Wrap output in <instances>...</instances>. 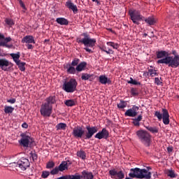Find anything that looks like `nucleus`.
Here are the masks:
<instances>
[{
  "label": "nucleus",
  "mask_w": 179,
  "mask_h": 179,
  "mask_svg": "<svg viewBox=\"0 0 179 179\" xmlns=\"http://www.w3.org/2000/svg\"><path fill=\"white\" fill-rule=\"evenodd\" d=\"M87 131L80 126H77L73 129L72 135L76 139H92L93 135L99 131L97 127L86 126Z\"/></svg>",
  "instance_id": "f257e3e1"
},
{
  "label": "nucleus",
  "mask_w": 179,
  "mask_h": 179,
  "mask_svg": "<svg viewBox=\"0 0 179 179\" xmlns=\"http://www.w3.org/2000/svg\"><path fill=\"white\" fill-rule=\"evenodd\" d=\"M76 43L83 44L85 45L83 50L90 54H92L93 52L90 48L95 47L96 41V38H91L89 34L84 32L76 38Z\"/></svg>",
  "instance_id": "f03ea898"
},
{
  "label": "nucleus",
  "mask_w": 179,
  "mask_h": 179,
  "mask_svg": "<svg viewBox=\"0 0 179 179\" xmlns=\"http://www.w3.org/2000/svg\"><path fill=\"white\" fill-rule=\"evenodd\" d=\"M172 55H174L166 57L164 59L157 60V64H165L169 68H178L179 66V55H177L176 50H172Z\"/></svg>",
  "instance_id": "7ed1b4c3"
},
{
  "label": "nucleus",
  "mask_w": 179,
  "mask_h": 179,
  "mask_svg": "<svg viewBox=\"0 0 179 179\" xmlns=\"http://www.w3.org/2000/svg\"><path fill=\"white\" fill-rule=\"evenodd\" d=\"M136 135L141 143L146 148L150 146V142H152V136L149 132L145 130H138L136 131Z\"/></svg>",
  "instance_id": "20e7f679"
},
{
  "label": "nucleus",
  "mask_w": 179,
  "mask_h": 179,
  "mask_svg": "<svg viewBox=\"0 0 179 179\" xmlns=\"http://www.w3.org/2000/svg\"><path fill=\"white\" fill-rule=\"evenodd\" d=\"M76 87H78V81L74 78H71L69 81H65L62 86V89L66 93H73L76 92Z\"/></svg>",
  "instance_id": "39448f33"
},
{
  "label": "nucleus",
  "mask_w": 179,
  "mask_h": 179,
  "mask_svg": "<svg viewBox=\"0 0 179 179\" xmlns=\"http://www.w3.org/2000/svg\"><path fill=\"white\" fill-rule=\"evenodd\" d=\"M129 15L130 16L131 20L133 22L134 24H140V22L145 20V17L141 15V10H129Z\"/></svg>",
  "instance_id": "423d86ee"
},
{
  "label": "nucleus",
  "mask_w": 179,
  "mask_h": 179,
  "mask_svg": "<svg viewBox=\"0 0 179 179\" xmlns=\"http://www.w3.org/2000/svg\"><path fill=\"white\" fill-rule=\"evenodd\" d=\"M155 116L159 120V121H163L164 125H169L170 124V115L169 110L165 108H162V113L160 111H155Z\"/></svg>",
  "instance_id": "0eeeda50"
},
{
  "label": "nucleus",
  "mask_w": 179,
  "mask_h": 179,
  "mask_svg": "<svg viewBox=\"0 0 179 179\" xmlns=\"http://www.w3.org/2000/svg\"><path fill=\"white\" fill-rule=\"evenodd\" d=\"M21 139L19 141L20 146L23 148H29L30 143H33V138L26 133L20 134Z\"/></svg>",
  "instance_id": "6e6552de"
},
{
  "label": "nucleus",
  "mask_w": 179,
  "mask_h": 179,
  "mask_svg": "<svg viewBox=\"0 0 179 179\" xmlns=\"http://www.w3.org/2000/svg\"><path fill=\"white\" fill-rule=\"evenodd\" d=\"M65 170H68V162L63 161L59 166H55L52 171H50V174L52 176H56V174H58L59 171L62 172L65 171Z\"/></svg>",
  "instance_id": "1a4fd4ad"
},
{
  "label": "nucleus",
  "mask_w": 179,
  "mask_h": 179,
  "mask_svg": "<svg viewBox=\"0 0 179 179\" xmlns=\"http://www.w3.org/2000/svg\"><path fill=\"white\" fill-rule=\"evenodd\" d=\"M40 113L43 117H51V114H52V106L43 103L41 106Z\"/></svg>",
  "instance_id": "9d476101"
},
{
  "label": "nucleus",
  "mask_w": 179,
  "mask_h": 179,
  "mask_svg": "<svg viewBox=\"0 0 179 179\" xmlns=\"http://www.w3.org/2000/svg\"><path fill=\"white\" fill-rule=\"evenodd\" d=\"M108 174L109 176H110L111 178H115V179L125 178V173L122 170L117 171V169H113L109 170Z\"/></svg>",
  "instance_id": "9b49d317"
},
{
  "label": "nucleus",
  "mask_w": 179,
  "mask_h": 179,
  "mask_svg": "<svg viewBox=\"0 0 179 179\" xmlns=\"http://www.w3.org/2000/svg\"><path fill=\"white\" fill-rule=\"evenodd\" d=\"M11 66H13V64H12V62H9L6 58L0 59V68L2 71L6 72L8 71V68H11Z\"/></svg>",
  "instance_id": "f8f14e48"
},
{
  "label": "nucleus",
  "mask_w": 179,
  "mask_h": 179,
  "mask_svg": "<svg viewBox=\"0 0 179 179\" xmlns=\"http://www.w3.org/2000/svg\"><path fill=\"white\" fill-rule=\"evenodd\" d=\"M17 164L18 167L22 170V171L27 170V167H30V162L26 158H22L17 162Z\"/></svg>",
  "instance_id": "ddd939ff"
},
{
  "label": "nucleus",
  "mask_w": 179,
  "mask_h": 179,
  "mask_svg": "<svg viewBox=\"0 0 179 179\" xmlns=\"http://www.w3.org/2000/svg\"><path fill=\"white\" fill-rule=\"evenodd\" d=\"M138 111H139V108L136 106H133L131 108L128 109L124 113L125 117H136L138 115Z\"/></svg>",
  "instance_id": "4468645a"
},
{
  "label": "nucleus",
  "mask_w": 179,
  "mask_h": 179,
  "mask_svg": "<svg viewBox=\"0 0 179 179\" xmlns=\"http://www.w3.org/2000/svg\"><path fill=\"white\" fill-rule=\"evenodd\" d=\"M110 133L108 131L107 129L103 128L94 136V138L96 139H108Z\"/></svg>",
  "instance_id": "2eb2a0df"
},
{
  "label": "nucleus",
  "mask_w": 179,
  "mask_h": 179,
  "mask_svg": "<svg viewBox=\"0 0 179 179\" xmlns=\"http://www.w3.org/2000/svg\"><path fill=\"white\" fill-rule=\"evenodd\" d=\"M65 6L68 8V9H70L71 10H73V13L74 14L78 13V6L75 5L72 1L69 0L66 2Z\"/></svg>",
  "instance_id": "dca6fc26"
},
{
  "label": "nucleus",
  "mask_w": 179,
  "mask_h": 179,
  "mask_svg": "<svg viewBox=\"0 0 179 179\" xmlns=\"http://www.w3.org/2000/svg\"><path fill=\"white\" fill-rule=\"evenodd\" d=\"M99 82L101 85H111V79L108 78L106 75H101L99 77Z\"/></svg>",
  "instance_id": "f3484780"
},
{
  "label": "nucleus",
  "mask_w": 179,
  "mask_h": 179,
  "mask_svg": "<svg viewBox=\"0 0 179 179\" xmlns=\"http://www.w3.org/2000/svg\"><path fill=\"white\" fill-rule=\"evenodd\" d=\"M81 179H94V176L92 172H89L86 170H84L81 172L80 175Z\"/></svg>",
  "instance_id": "a211bd4d"
},
{
  "label": "nucleus",
  "mask_w": 179,
  "mask_h": 179,
  "mask_svg": "<svg viewBox=\"0 0 179 179\" xmlns=\"http://www.w3.org/2000/svg\"><path fill=\"white\" fill-rule=\"evenodd\" d=\"M64 69H66L67 73H69L70 75H75V73H76V68L71 66V64L69 63L64 66Z\"/></svg>",
  "instance_id": "6ab92c4d"
},
{
  "label": "nucleus",
  "mask_w": 179,
  "mask_h": 179,
  "mask_svg": "<svg viewBox=\"0 0 179 179\" xmlns=\"http://www.w3.org/2000/svg\"><path fill=\"white\" fill-rule=\"evenodd\" d=\"M22 43L26 44H36V41H34V37L33 36H26L22 39Z\"/></svg>",
  "instance_id": "aec40b11"
},
{
  "label": "nucleus",
  "mask_w": 179,
  "mask_h": 179,
  "mask_svg": "<svg viewBox=\"0 0 179 179\" xmlns=\"http://www.w3.org/2000/svg\"><path fill=\"white\" fill-rule=\"evenodd\" d=\"M156 55L158 59H164V58L169 57V55H170V53H169V52L166 50H160L156 52Z\"/></svg>",
  "instance_id": "412c9836"
},
{
  "label": "nucleus",
  "mask_w": 179,
  "mask_h": 179,
  "mask_svg": "<svg viewBox=\"0 0 179 179\" xmlns=\"http://www.w3.org/2000/svg\"><path fill=\"white\" fill-rule=\"evenodd\" d=\"M143 116L142 115H139L137 117L132 119V124L134 127H140L141 121H142Z\"/></svg>",
  "instance_id": "4be33fe9"
},
{
  "label": "nucleus",
  "mask_w": 179,
  "mask_h": 179,
  "mask_svg": "<svg viewBox=\"0 0 179 179\" xmlns=\"http://www.w3.org/2000/svg\"><path fill=\"white\" fill-rule=\"evenodd\" d=\"M55 99V96H50L46 98V103H45V104H46L47 106H52V104H55V103H57V100Z\"/></svg>",
  "instance_id": "5701e85b"
},
{
  "label": "nucleus",
  "mask_w": 179,
  "mask_h": 179,
  "mask_svg": "<svg viewBox=\"0 0 179 179\" xmlns=\"http://www.w3.org/2000/svg\"><path fill=\"white\" fill-rule=\"evenodd\" d=\"M86 66H87V63L86 62H82L78 64L76 69L77 72H82V71H85V69H86Z\"/></svg>",
  "instance_id": "b1692460"
},
{
  "label": "nucleus",
  "mask_w": 179,
  "mask_h": 179,
  "mask_svg": "<svg viewBox=\"0 0 179 179\" xmlns=\"http://www.w3.org/2000/svg\"><path fill=\"white\" fill-rule=\"evenodd\" d=\"M56 22L58 24H61V26H68V24H69V21H68L66 18L64 17L57 18Z\"/></svg>",
  "instance_id": "393cba45"
},
{
  "label": "nucleus",
  "mask_w": 179,
  "mask_h": 179,
  "mask_svg": "<svg viewBox=\"0 0 179 179\" xmlns=\"http://www.w3.org/2000/svg\"><path fill=\"white\" fill-rule=\"evenodd\" d=\"M144 22H145V23H148V24H149V26H153V24H155V23H156V20L155 19V17L151 16V17H148V18H145L144 17Z\"/></svg>",
  "instance_id": "a878e982"
},
{
  "label": "nucleus",
  "mask_w": 179,
  "mask_h": 179,
  "mask_svg": "<svg viewBox=\"0 0 179 179\" xmlns=\"http://www.w3.org/2000/svg\"><path fill=\"white\" fill-rule=\"evenodd\" d=\"M10 55L13 58L15 64L20 62V60L19 59V58H20V52H18L17 53H11Z\"/></svg>",
  "instance_id": "bb28decb"
},
{
  "label": "nucleus",
  "mask_w": 179,
  "mask_h": 179,
  "mask_svg": "<svg viewBox=\"0 0 179 179\" xmlns=\"http://www.w3.org/2000/svg\"><path fill=\"white\" fill-rule=\"evenodd\" d=\"M146 129L151 132V134H159V127H150V126H146Z\"/></svg>",
  "instance_id": "cd10ccee"
},
{
  "label": "nucleus",
  "mask_w": 179,
  "mask_h": 179,
  "mask_svg": "<svg viewBox=\"0 0 179 179\" xmlns=\"http://www.w3.org/2000/svg\"><path fill=\"white\" fill-rule=\"evenodd\" d=\"M64 104L67 107H73L76 104V100L75 99H68L64 101Z\"/></svg>",
  "instance_id": "c85d7f7f"
},
{
  "label": "nucleus",
  "mask_w": 179,
  "mask_h": 179,
  "mask_svg": "<svg viewBox=\"0 0 179 179\" xmlns=\"http://www.w3.org/2000/svg\"><path fill=\"white\" fill-rule=\"evenodd\" d=\"M57 131H65L66 129V124L60 122L56 125Z\"/></svg>",
  "instance_id": "c756f323"
},
{
  "label": "nucleus",
  "mask_w": 179,
  "mask_h": 179,
  "mask_svg": "<svg viewBox=\"0 0 179 179\" xmlns=\"http://www.w3.org/2000/svg\"><path fill=\"white\" fill-rule=\"evenodd\" d=\"M93 76V74H89V73H82L81 79L83 80H92V77Z\"/></svg>",
  "instance_id": "7c9ffc66"
},
{
  "label": "nucleus",
  "mask_w": 179,
  "mask_h": 179,
  "mask_svg": "<svg viewBox=\"0 0 179 179\" xmlns=\"http://www.w3.org/2000/svg\"><path fill=\"white\" fill-rule=\"evenodd\" d=\"M16 65H17L20 71H21L22 72H24V71H26V67H24V65H26L25 62H22L20 60V62L16 63Z\"/></svg>",
  "instance_id": "2f4dec72"
},
{
  "label": "nucleus",
  "mask_w": 179,
  "mask_h": 179,
  "mask_svg": "<svg viewBox=\"0 0 179 179\" xmlns=\"http://www.w3.org/2000/svg\"><path fill=\"white\" fill-rule=\"evenodd\" d=\"M77 156L83 160H85V159H86V152L83 151V150H80L77 152Z\"/></svg>",
  "instance_id": "473e14b6"
},
{
  "label": "nucleus",
  "mask_w": 179,
  "mask_h": 179,
  "mask_svg": "<svg viewBox=\"0 0 179 179\" xmlns=\"http://www.w3.org/2000/svg\"><path fill=\"white\" fill-rule=\"evenodd\" d=\"M14 110H15V108L12 106H6L4 108V113L6 114H12V113H13Z\"/></svg>",
  "instance_id": "72a5a7b5"
},
{
  "label": "nucleus",
  "mask_w": 179,
  "mask_h": 179,
  "mask_svg": "<svg viewBox=\"0 0 179 179\" xmlns=\"http://www.w3.org/2000/svg\"><path fill=\"white\" fill-rule=\"evenodd\" d=\"M166 174L168 177H170L171 178H176L177 177V173H176L173 169L168 170Z\"/></svg>",
  "instance_id": "f704fd0d"
},
{
  "label": "nucleus",
  "mask_w": 179,
  "mask_h": 179,
  "mask_svg": "<svg viewBox=\"0 0 179 179\" xmlns=\"http://www.w3.org/2000/svg\"><path fill=\"white\" fill-rule=\"evenodd\" d=\"M128 106V103H127V101H122L120 100V102L117 103V108H125Z\"/></svg>",
  "instance_id": "c9c22d12"
},
{
  "label": "nucleus",
  "mask_w": 179,
  "mask_h": 179,
  "mask_svg": "<svg viewBox=\"0 0 179 179\" xmlns=\"http://www.w3.org/2000/svg\"><path fill=\"white\" fill-rule=\"evenodd\" d=\"M30 159H31L32 162H36L37 159H38V155L36 153V152L31 151L30 152Z\"/></svg>",
  "instance_id": "e433bc0d"
},
{
  "label": "nucleus",
  "mask_w": 179,
  "mask_h": 179,
  "mask_svg": "<svg viewBox=\"0 0 179 179\" xmlns=\"http://www.w3.org/2000/svg\"><path fill=\"white\" fill-rule=\"evenodd\" d=\"M148 73H150L152 78H153L154 76H159V73H157V70H155L153 69H148Z\"/></svg>",
  "instance_id": "4c0bfd02"
},
{
  "label": "nucleus",
  "mask_w": 179,
  "mask_h": 179,
  "mask_svg": "<svg viewBox=\"0 0 179 179\" xmlns=\"http://www.w3.org/2000/svg\"><path fill=\"white\" fill-rule=\"evenodd\" d=\"M107 45H109V47H113L114 50H118V48L120 47V45L118 43H115L114 42H107Z\"/></svg>",
  "instance_id": "58836bf2"
},
{
  "label": "nucleus",
  "mask_w": 179,
  "mask_h": 179,
  "mask_svg": "<svg viewBox=\"0 0 179 179\" xmlns=\"http://www.w3.org/2000/svg\"><path fill=\"white\" fill-rule=\"evenodd\" d=\"M79 62H80V59L75 58L72 61L71 64H70V65H71L72 66H78L79 65Z\"/></svg>",
  "instance_id": "ea45409f"
},
{
  "label": "nucleus",
  "mask_w": 179,
  "mask_h": 179,
  "mask_svg": "<svg viewBox=\"0 0 179 179\" xmlns=\"http://www.w3.org/2000/svg\"><path fill=\"white\" fill-rule=\"evenodd\" d=\"M50 174H51V172L47 171H43L41 174V178H48L50 176Z\"/></svg>",
  "instance_id": "a19ab883"
},
{
  "label": "nucleus",
  "mask_w": 179,
  "mask_h": 179,
  "mask_svg": "<svg viewBox=\"0 0 179 179\" xmlns=\"http://www.w3.org/2000/svg\"><path fill=\"white\" fill-rule=\"evenodd\" d=\"M55 167V163L52 161L48 162L46 164V169H54Z\"/></svg>",
  "instance_id": "79ce46f5"
},
{
  "label": "nucleus",
  "mask_w": 179,
  "mask_h": 179,
  "mask_svg": "<svg viewBox=\"0 0 179 179\" xmlns=\"http://www.w3.org/2000/svg\"><path fill=\"white\" fill-rule=\"evenodd\" d=\"M5 22L8 26H13V24H15V22L12 19L6 18Z\"/></svg>",
  "instance_id": "37998d69"
},
{
  "label": "nucleus",
  "mask_w": 179,
  "mask_h": 179,
  "mask_svg": "<svg viewBox=\"0 0 179 179\" xmlns=\"http://www.w3.org/2000/svg\"><path fill=\"white\" fill-rule=\"evenodd\" d=\"M127 83L130 85H141V83L136 81V80H134V78H130V80L127 81Z\"/></svg>",
  "instance_id": "c03bdc74"
},
{
  "label": "nucleus",
  "mask_w": 179,
  "mask_h": 179,
  "mask_svg": "<svg viewBox=\"0 0 179 179\" xmlns=\"http://www.w3.org/2000/svg\"><path fill=\"white\" fill-rule=\"evenodd\" d=\"M155 85H157V86H163V82H162L160 80V79H159V78H155Z\"/></svg>",
  "instance_id": "a18cd8bd"
},
{
  "label": "nucleus",
  "mask_w": 179,
  "mask_h": 179,
  "mask_svg": "<svg viewBox=\"0 0 179 179\" xmlns=\"http://www.w3.org/2000/svg\"><path fill=\"white\" fill-rule=\"evenodd\" d=\"M131 93L132 96H138V94H139V92H138V90L136 88H131Z\"/></svg>",
  "instance_id": "49530a36"
},
{
  "label": "nucleus",
  "mask_w": 179,
  "mask_h": 179,
  "mask_svg": "<svg viewBox=\"0 0 179 179\" xmlns=\"http://www.w3.org/2000/svg\"><path fill=\"white\" fill-rule=\"evenodd\" d=\"M7 103H10V104H15L16 103V99H8Z\"/></svg>",
  "instance_id": "de8ad7c7"
},
{
  "label": "nucleus",
  "mask_w": 179,
  "mask_h": 179,
  "mask_svg": "<svg viewBox=\"0 0 179 179\" xmlns=\"http://www.w3.org/2000/svg\"><path fill=\"white\" fill-rule=\"evenodd\" d=\"M19 2H20V6H22V9L26 10V6L24 5V3H23V1L22 0H19Z\"/></svg>",
  "instance_id": "09e8293b"
},
{
  "label": "nucleus",
  "mask_w": 179,
  "mask_h": 179,
  "mask_svg": "<svg viewBox=\"0 0 179 179\" xmlns=\"http://www.w3.org/2000/svg\"><path fill=\"white\" fill-rule=\"evenodd\" d=\"M101 51H103V52H107V48L106 46H101L99 48Z\"/></svg>",
  "instance_id": "8fccbe9b"
},
{
  "label": "nucleus",
  "mask_w": 179,
  "mask_h": 179,
  "mask_svg": "<svg viewBox=\"0 0 179 179\" xmlns=\"http://www.w3.org/2000/svg\"><path fill=\"white\" fill-rule=\"evenodd\" d=\"M22 128H24L25 129H27V128H29V124H27V123H26V122H24L22 124Z\"/></svg>",
  "instance_id": "3c124183"
},
{
  "label": "nucleus",
  "mask_w": 179,
  "mask_h": 179,
  "mask_svg": "<svg viewBox=\"0 0 179 179\" xmlns=\"http://www.w3.org/2000/svg\"><path fill=\"white\" fill-rule=\"evenodd\" d=\"M2 38H4L3 35L0 34V40H2ZM5 45V44L2 42H0V46Z\"/></svg>",
  "instance_id": "603ef678"
},
{
  "label": "nucleus",
  "mask_w": 179,
  "mask_h": 179,
  "mask_svg": "<svg viewBox=\"0 0 179 179\" xmlns=\"http://www.w3.org/2000/svg\"><path fill=\"white\" fill-rule=\"evenodd\" d=\"M106 54L110 55V54H114V51L111 49H108V50H107Z\"/></svg>",
  "instance_id": "864d4df0"
},
{
  "label": "nucleus",
  "mask_w": 179,
  "mask_h": 179,
  "mask_svg": "<svg viewBox=\"0 0 179 179\" xmlns=\"http://www.w3.org/2000/svg\"><path fill=\"white\" fill-rule=\"evenodd\" d=\"M5 41L9 43V41H12V38L10 37H7L5 38Z\"/></svg>",
  "instance_id": "5fc2aeb1"
},
{
  "label": "nucleus",
  "mask_w": 179,
  "mask_h": 179,
  "mask_svg": "<svg viewBox=\"0 0 179 179\" xmlns=\"http://www.w3.org/2000/svg\"><path fill=\"white\" fill-rule=\"evenodd\" d=\"M27 47L28 50H33V45H31V44H28L27 45Z\"/></svg>",
  "instance_id": "6e6d98bb"
},
{
  "label": "nucleus",
  "mask_w": 179,
  "mask_h": 179,
  "mask_svg": "<svg viewBox=\"0 0 179 179\" xmlns=\"http://www.w3.org/2000/svg\"><path fill=\"white\" fill-rule=\"evenodd\" d=\"M167 150L169 153H171V152H173V148L171 147H168L167 148Z\"/></svg>",
  "instance_id": "4d7b16f0"
},
{
  "label": "nucleus",
  "mask_w": 179,
  "mask_h": 179,
  "mask_svg": "<svg viewBox=\"0 0 179 179\" xmlns=\"http://www.w3.org/2000/svg\"><path fill=\"white\" fill-rule=\"evenodd\" d=\"M92 2H96V3H100V2L98 0L92 1Z\"/></svg>",
  "instance_id": "13d9d810"
},
{
  "label": "nucleus",
  "mask_w": 179,
  "mask_h": 179,
  "mask_svg": "<svg viewBox=\"0 0 179 179\" xmlns=\"http://www.w3.org/2000/svg\"><path fill=\"white\" fill-rule=\"evenodd\" d=\"M159 79L161 82H163V78H162V77H160Z\"/></svg>",
  "instance_id": "bf43d9fd"
},
{
  "label": "nucleus",
  "mask_w": 179,
  "mask_h": 179,
  "mask_svg": "<svg viewBox=\"0 0 179 179\" xmlns=\"http://www.w3.org/2000/svg\"><path fill=\"white\" fill-rule=\"evenodd\" d=\"M148 170H152V168L150 167H147Z\"/></svg>",
  "instance_id": "052dcab7"
},
{
  "label": "nucleus",
  "mask_w": 179,
  "mask_h": 179,
  "mask_svg": "<svg viewBox=\"0 0 179 179\" xmlns=\"http://www.w3.org/2000/svg\"><path fill=\"white\" fill-rule=\"evenodd\" d=\"M47 41H50V40H48V39H45V43L47 42Z\"/></svg>",
  "instance_id": "680f3d73"
},
{
  "label": "nucleus",
  "mask_w": 179,
  "mask_h": 179,
  "mask_svg": "<svg viewBox=\"0 0 179 179\" xmlns=\"http://www.w3.org/2000/svg\"><path fill=\"white\" fill-rule=\"evenodd\" d=\"M145 37H146V36H148V34H144Z\"/></svg>",
  "instance_id": "e2e57ef3"
},
{
  "label": "nucleus",
  "mask_w": 179,
  "mask_h": 179,
  "mask_svg": "<svg viewBox=\"0 0 179 179\" xmlns=\"http://www.w3.org/2000/svg\"><path fill=\"white\" fill-rule=\"evenodd\" d=\"M110 31H113V29H110Z\"/></svg>",
  "instance_id": "0e129e2a"
},
{
  "label": "nucleus",
  "mask_w": 179,
  "mask_h": 179,
  "mask_svg": "<svg viewBox=\"0 0 179 179\" xmlns=\"http://www.w3.org/2000/svg\"><path fill=\"white\" fill-rule=\"evenodd\" d=\"M17 166H19V165H17Z\"/></svg>",
  "instance_id": "69168bd1"
},
{
  "label": "nucleus",
  "mask_w": 179,
  "mask_h": 179,
  "mask_svg": "<svg viewBox=\"0 0 179 179\" xmlns=\"http://www.w3.org/2000/svg\"><path fill=\"white\" fill-rule=\"evenodd\" d=\"M92 1H96V0H92Z\"/></svg>",
  "instance_id": "338daca9"
}]
</instances>
